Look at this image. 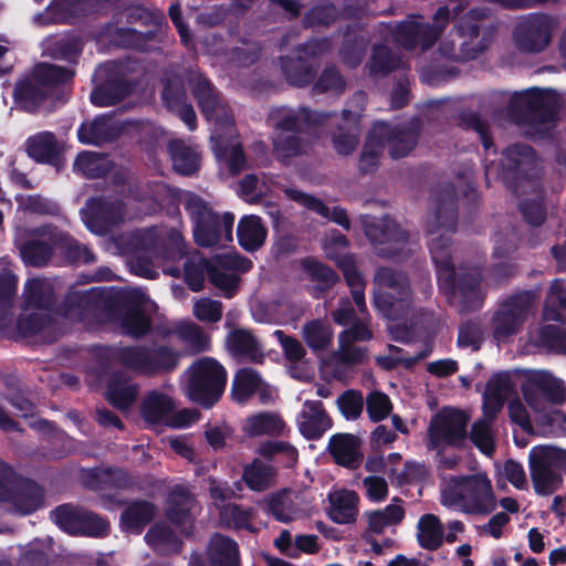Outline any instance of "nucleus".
<instances>
[{
    "instance_id": "obj_4",
    "label": "nucleus",
    "mask_w": 566,
    "mask_h": 566,
    "mask_svg": "<svg viewBox=\"0 0 566 566\" xmlns=\"http://www.w3.org/2000/svg\"><path fill=\"white\" fill-rule=\"evenodd\" d=\"M179 203L192 222L195 243L200 248H216L231 242L234 224L232 212L219 213L200 196L179 189Z\"/></svg>"
},
{
    "instance_id": "obj_2",
    "label": "nucleus",
    "mask_w": 566,
    "mask_h": 566,
    "mask_svg": "<svg viewBox=\"0 0 566 566\" xmlns=\"http://www.w3.org/2000/svg\"><path fill=\"white\" fill-rule=\"evenodd\" d=\"M433 213L427 222V232L443 233L429 242V251L437 270L440 290L454 293L455 268L451 255L452 234L458 228V192L452 184L437 187L432 193Z\"/></svg>"
},
{
    "instance_id": "obj_48",
    "label": "nucleus",
    "mask_w": 566,
    "mask_h": 566,
    "mask_svg": "<svg viewBox=\"0 0 566 566\" xmlns=\"http://www.w3.org/2000/svg\"><path fill=\"white\" fill-rule=\"evenodd\" d=\"M535 345L548 353L566 356V328L554 324L541 326Z\"/></svg>"
},
{
    "instance_id": "obj_6",
    "label": "nucleus",
    "mask_w": 566,
    "mask_h": 566,
    "mask_svg": "<svg viewBox=\"0 0 566 566\" xmlns=\"http://www.w3.org/2000/svg\"><path fill=\"white\" fill-rule=\"evenodd\" d=\"M442 499L444 505L465 514L488 515L496 509L491 480L484 473L452 476Z\"/></svg>"
},
{
    "instance_id": "obj_63",
    "label": "nucleus",
    "mask_w": 566,
    "mask_h": 566,
    "mask_svg": "<svg viewBox=\"0 0 566 566\" xmlns=\"http://www.w3.org/2000/svg\"><path fill=\"white\" fill-rule=\"evenodd\" d=\"M336 403L345 419L356 420L363 412L364 397L359 390L347 389L338 396Z\"/></svg>"
},
{
    "instance_id": "obj_12",
    "label": "nucleus",
    "mask_w": 566,
    "mask_h": 566,
    "mask_svg": "<svg viewBox=\"0 0 566 566\" xmlns=\"http://www.w3.org/2000/svg\"><path fill=\"white\" fill-rule=\"evenodd\" d=\"M528 464L535 492L542 496L551 495L563 483L566 450L553 446H536L530 451Z\"/></svg>"
},
{
    "instance_id": "obj_56",
    "label": "nucleus",
    "mask_w": 566,
    "mask_h": 566,
    "mask_svg": "<svg viewBox=\"0 0 566 566\" xmlns=\"http://www.w3.org/2000/svg\"><path fill=\"white\" fill-rule=\"evenodd\" d=\"M52 286L46 280H29L24 287V302L29 307L45 308L52 303Z\"/></svg>"
},
{
    "instance_id": "obj_46",
    "label": "nucleus",
    "mask_w": 566,
    "mask_h": 566,
    "mask_svg": "<svg viewBox=\"0 0 566 566\" xmlns=\"http://www.w3.org/2000/svg\"><path fill=\"white\" fill-rule=\"evenodd\" d=\"M259 454L269 461H279L284 468H293L298 461L297 449L286 441L269 440L260 444Z\"/></svg>"
},
{
    "instance_id": "obj_61",
    "label": "nucleus",
    "mask_w": 566,
    "mask_h": 566,
    "mask_svg": "<svg viewBox=\"0 0 566 566\" xmlns=\"http://www.w3.org/2000/svg\"><path fill=\"white\" fill-rule=\"evenodd\" d=\"M459 125L464 129L476 132L484 149L489 150L494 146L493 138L490 133V125L486 119L480 116L479 113L471 111L462 112L459 115Z\"/></svg>"
},
{
    "instance_id": "obj_57",
    "label": "nucleus",
    "mask_w": 566,
    "mask_h": 566,
    "mask_svg": "<svg viewBox=\"0 0 566 566\" xmlns=\"http://www.w3.org/2000/svg\"><path fill=\"white\" fill-rule=\"evenodd\" d=\"M312 84L313 92L318 94L333 93L340 95L346 88V80L335 65L326 66Z\"/></svg>"
},
{
    "instance_id": "obj_19",
    "label": "nucleus",
    "mask_w": 566,
    "mask_h": 566,
    "mask_svg": "<svg viewBox=\"0 0 566 566\" xmlns=\"http://www.w3.org/2000/svg\"><path fill=\"white\" fill-rule=\"evenodd\" d=\"M253 266L252 261L238 253L217 254L210 265L208 281L226 298L234 297L240 289L239 273H247Z\"/></svg>"
},
{
    "instance_id": "obj_9",
    "label": "nucleus",
    "mask_w": 566,
    "mask_h": 566,
    "mask_svg": "<svg viewBox=\"0 0 566 566\" xmlns=\"http://www.w3.org/2000/svg\"><path fill=\"white\" fill-rule=\"evenodd\" d=\"M378 290L374 294L375 307L388 319L402 317L411 301L408 275L390 266H380L375 273Z\"/></svg>"
},
{
    "instance_id": "obj_44",
    "label": "nucleus",
    "mask_w": 566,
    "mask_h": 566,
    "mask_svg": "<svg viewBox=\"0 0 566 566\" xmlns=\"http://www.w3.org/2000/svg\"><path fill=\"white\" fill-rule=\"evenodd\" d=\"M256 514L253 507H243L237 503H228L220 511L221 522L237 531H248L255 533L256 528L252 525V521Z\"/></svg>"
},
{
    "instance_id": "obj_23",
    "label": "nucleus",
    "mask_w": 566,
    "mask_h": 566,
    "mask_svg": "<svg viewBox=\"0 0 566 566\" xmlns=\"http://www.w3.org/2000/svg\"><path fill=\"white\" fill-rule=\"evenodd\" d=\"M526 403L538 411L544 402L562 405L566 401V386L564 381L548 371H536L528 379V387L522 389Z\"/></svg>"
},
{
    "instance_id": "obj_59",
    "label": "nucleus",
    "mask_w": 566,
    "mask_h": 566,
    "mask_svg": "<svg viewBox=\"0 0 566 566\" xmlns=\"http://www.w3.org/2000/svg\"><path fill=\"white\" fill-rule=\"evenodd\" d=\"M15 289V275L8 270H2L0 272V326H4L11 317Z\"/></svg>"
},
{
    "instance_id": "obj_10",
    "label": "nucleus",
    "mask_w": 566,
    "mask_h": 566,
    "mask_svg": "<svg viewBox=\"0 0 566 566\" xmlns=\"http://www.w3.org/2000/svg\"><path fill=\"white\" fill-rule=\"evenodd\" d=\"M506 111L509 118L520 126L548 124L557 115V94L552 88L537 87L515 93Z\"/></svg>"
},
{
    "instance_id": "obj_17",
    "label": "nucleus",
    "mask_w": 566,
    "mask_h": 566,
    "mask_svg": "<svg viewBox=\"0 0 566 566\" xmlns=\"http://www.w3.org/2000/svg\"><path fill=\"white\" fill-rule=\"evenodd\" d=\"M198 106L207 120L227 127L233 124L229 106L212 82L202 73L190 70L186 78Z\"/></svg>"
},
{
    "instance_id": "obj_16",
    "label": "nucleus",
    "mask_w": 566,
    "mask_h": 566,
    "mask_svg": "<svg viewBox=\"0 0 566 566\" xmlns=\"http://www.w3.org/2000/svg\"><path fill=\"white\" fill-rule=\"evenodd\" d=\"M42 490L31 480L13 475L10 467L0 461V501L11 502L20 514H30L42 503Z\"/></svg>"
},
{
    "instance_id": "obj_5",
    "label": "nucleus",
    "mask_w": 566,
    "mask_h": 566,
    "mask_svg": "<svg viewBox=\"0 0 566 566\" xmlns=\"http://www.w3.org/2000/svg\"><path fill=\"white\" fill-rule=\"evenodd\" d=\"M186 397L205 410L212 409L223 397L228 381L224 366L216 358L205 356L186 369Z\"/></svg>"
},
{
    "instance_id": "obj_60",
    "label": "nucleus",
    "mask_w": 566,
    "mask_h": 566,
    "mask_svg": "<svg viewBox=\"0 0 566 566\" xmlns=\"http://www.w3.org/2000/svg\"><path fill=\"white\" fill-rule=\"evenodd\" d=\"M484 340V332L480 319H467L459 326L457 345L460 348L479 350Z\"/></svg>"
},
{
    "instance_id": "obj_3",
    "label": "nucleus",
    "mask_w": 566,
    "mask_h": 566,
    "mask_svg": "<svg viewBox=\"0 0 566 566\" xmlns=\"http://www.w3.org/2000/svg\"><path fill=\"white\" fill-rule=\"evenodd\" d=\"M78 306L98 317L112 319L122 308L120 326L125 334L139 337L150 328V318L145 312L146 295L136 289L112 291L94 289L77 295Z\"/></svg>"
},
{
    "instance_id": "obj_50",
    "label": "nucleus",
    "mask_w": 566,
    "mask_h": 566,
    "mask_svg": "<svg viewBox=\"0 0 566 566\" xmlns=\"http://www.w3.org/2000/svg\"><path fill=\"white\" fill-rule=\"evenodd\" d=\"M19 250L22 260L32 266L45 265L52 256V247L43 241L29 240L27 242H20L25 234V229H19Z\"/></svg>"
},
{
    "instance_id": "obj_49",
    "label": "nucleus",
    "mask_w": 566,
    "mask_h": 566,
    "mask_svg": "<svg viewBox=\"0 0 566 566\" xmlns=\"http://www.w3.org/2000/svg\"><path fill=\"white\" fill-rule=\"evenodd\" d=\"M285 422L283 419L272 412H260L251 416L247 420V432L250 437L256 436H280L283 433Z\"/></svg>"
},
{
    "instance_id": "obj_53",
    "label": "nucleus",
    "mask_w": 566,
    "mask_h": 566,
    "mask_svg": "<svg viewBox=\"0 0 566 566\" xmlns=\"http://www.w3.org/2000/svg\"><path fill=\"white\" fill-rule=\"evenodd\" d=\"M384 148L382 142L373 134L371 128L359 156L358 168L360 174L368 175L378 169Z\"/></svg>"
},
{
    "instance_id": "obj_26",
    "label": "nucleus",
    "mask_w": 566,
    "mask_h": 566,
    "mask_svg": "<svg viewBox=\"0 0 566 566\" xmlns=\"http://www.w3.org/2000/svg\"><path fill=\"white\" fill-rule=\"evenodd\" d=\"M125 211L122 202L103 199L91 200L86 208V224L91 231L105 234L111 227L123 221Z\"/></svg>"
},
{
    "instance_id": "obj_45",
    "label": "nucleus",
    "mask_w": 566,
    "mask_h": 566,
    "mask_svg": "<svg viewBox=\"0 0 566 566\" xmlns=\"http://www.w3.org/2000/svg\"><path fill=\"white\" fill-rule=\"evenodd\" d=\"M301 133L275 132L273 137V150L281 161L303 155L306 151L307 143L300 136Z\"/></svg>"
},
{
    "instance_id": "obj_47",
    "label": "nucleus",
    "mask_w": 566,
    "mask_h": 566,
    "mask_svg": "<svg viewBox=\"0 0 566 566\" xmlns=\"http://www.w3.org/2000/svg\"><path fill=\"white\" fill-rule=\"evenodd\" d=\"M261 381L260 374L252 368L245 367L238 370L231 387L233 400L244 402L250 399L259 389Z\"/></svg>"
},
{
    "instance_id": "obj_14",
    "label": "nucleus",
    "mask_w": 566,
    "mask_h": 566,
    "mask_svg": "<svg viewBox=\"0 0 566 566\" xmlns=\"http://www.w3.org/2000/svg\"><path fill=\"white\" fill-rule=\"evenodd\" d=\"M469 416L461 409H449L438 412L428 428L429 450L451 447L463 450L468 446Z\"/></svg>"
},
{
    "instance_id": "obj_30",
    "label": "nucleus",
    "mask_w": 566,
    "mask_h": 566,
    "mask_svg": "<svg viewBox=\"0 0 566 566\" xmlns=\"http://www.w3.org/2000/svg\"><path fill=\"white\" fill-rule=\"evenodd\" d=\"M280 66L286 83L294 87H307L317 76L319 62L305 59L302 55L280 56Z\"/></svg>"
},
{
    "instance_id": "obj_28",
    "label": "nucleus",
    "mask_w": 566,
    "mask_h": 566,
    "mask_svg": "<svg viewBox=\"0 0 566 566\" xmlns=\"http://www.w3.org/2000/svg\"><path fill=\"white\" fill-rule=\"evenodd\" d=\"M360 117L359 112L343 111L342 120L332 134L333 147L338 155L348 156L357 148L361 132Z\"/></svg>"
},
{
    "instance_id": "obj_7",
    "label": "nucleus",
    "mask_w": 566,
    "mask_h": 566,
    "mask_svg": "<svg viewBox=\"0 0 566 566\" xmlns=\"http://www.w3.org/2000/svg\"><path fill=\"white\" fill-rule=\"evenodd\" d=\"M489 18V10L485 8L470 9L453 25L451 34L457 35L461 42L459 43L458 53L454 44L448 49V43L441 44L444 54L452 59L462 61H471L484 52L493 42L496 29L492 24L486 25L485 20Z\"/></svg>"
},
{
    "instance_id": "obj_33",
    "label": "nucleus",
    "mask_w": 566,
    "mask_h": 566,
    "mask_svg": "<svg viewBox=\"0 0 566 566\" xmlns=\"http://www.w3.org/2000/svg\"><path fill=\"white\" fill-rule=\"evenodd\" d=\"M228 350L235 358H244L253 364H263L264 353L259 339L245 328L231 331L226 338Z\"/></svg>"
},
{
    "instance_id": "obj_34",
    "label": "nucleus",
    "mask_w": 566,
    "mask_h": 566,
    "mask_svg": "<svg viewBox=\"0 0 566 566\" xmlns=\"http://www.w3.org/2000/svg\"><path fill=\"white\" fill-rule=\"evenodd\" d=\"M209 566H241L240 548L231 537L214 533L207 547Z\"/></svg>"
},
{
    "instance_id": "obj_29",
    "label": "nucleus",
    "mask_w": 566,
    "mask_h": 566,
    "mask_svg": "<svg viewBox=\"0 0 566 566\" xmlns=\"http://www.w3.org/2000/svg\"><path fill=\"white\" fill-rule=\"evenodd\" d=\"M172 397L159 391L149 392L143 400L140 412L144 420L153 426L175 427L177 417L174 412Z\"/></svg>"
},
{
    "instance_id": "obj_51",
    "label": "nucleus",
    "mask_w": 566,
    "mask_h": 566,
    "mask_svg": "<svg viewBox=\"0 0 566 566\" xmlns=\"http://www.w3.org/2000/svg\"><path fill=\"white\" fill-rule=\"evenodd\" d=\"M74 167L88 178H99L111 170L112 161L105 154L83 151L77 155Z\"/></svg>"
},
{
    "instance_id": "obj_21",
    "label": "nucleus",
    "mask_w": 566,
    "mask_h": 566,
    "mask_svg": "<svg viewBox=\"0 0 566 566\" xmlns=\"http://www.w3.org/2000/svg\"><path fill=\"white\" fill-rule=\"evenodd\" d=\"M112 358L115 363L143 374L170 369L175 365V355L172 350L166 347L153 349L144 347L114 348Z\"/></svg>"
},
{
    "instance_id": "obj_8",
    "label": "nucleus",
    "mask_w": 566,
    "mask_h": 566,
    "mask_svg": "<svg viewBox=\"0 0 566 566\" xmlns=\"http://www.w3.org/2000/svg\"><path fill=\"white\" fill-rule=\"evenodd\" d=\"M537 300L538 293L535 290H522L497 302L490 319L493 339L505 343L520 334L535 315Z\"/></svg>"
},
{
    "instance_id": "obj_25",
    "label": "nucleus",
    "mask_w": 566,
    "mask_h": 566,
    "mask_svg": "<svg viewBox=\"0 0 566 566\" xmlns=\"http://www.w3.org/2000/svg\"><path fill=\"white\" fill-rule=\"evenodd\" d=\"M179 260L186 258L182 265L184 281L192 292H200L205 287L206 276L209 277L212 260H208L199 251L189 252V245L179 233Z\"/></svg>"
},
{
    "instance_id": "obj_15",
    "label": "nucleus",
    "mask_w": 566,
    "mask_h": 566,
    "mask_svg": "<svg viewBox=\"0 0 566 566\" xmlns=\"http://www.w3.org/2000/svg\"><path fill=\"white\" fill-rule=\"evenodd\" d=\"M124 239L127 240L126 250L149 254L155 265L161 268L164 273L172 276L177 275L175 248L171 239L169 240V244H167L165 235L156 229L136 232L127 237L119 234L115 239V243L122 252Z\"/></svg>"
},
{
    "instance_id": "obj_32",
    "label": "nucleus",
    "mask_w": 566,
    "mask_h": 566,
    "mask_svg": "<svg viewBox=\"0 0 566 566\" xmlns=\"http://www.w3.org/2000/svg\"><path fill=\"white\" fill-rule=\"evenodd\" d=\"M360 444V439L353 433H335L329 438L327 450L338 465L356 469L363 460Z\"/></svg>"
},
{
    "instance_id": "obj_42",
    "label": "nucleus",
    "mask_w": 566,
    "mask_h": 566,
    "mask_svg": "<svg viewBox=\"0 0 566 566\" xmlns=\"http://www.w3.org/2000/svg\"><path fill=\"white\" fill-rule=\"evenodd\" d=\"M178 335L179 340L187 345L191 355H198L211 349V337L200 325L193 322L179 321Z\"/></svg>"
},
{
    "instance_id": "obj_41",
    "label": "nucleus",
    "mask_w": 566,
    "mask_h": 566,
    "mask_svg": "<svg viewBox=\"0 0 566 566\" xmlns=\"http://www.w3.org/2000/svg\"><path fill=\"white\" fill-rule=\"evenodd\" d=\"M417 541L421 548L437 551L443 544V525L440 518L431 513L422 515L418 521Z\"/></svg>"
},
{
    "instance_id": "obj_20",
    "label": "nucleus",
    "mask_w": 566,
    "mask_h": 566,
    "mask_svg": "<svg viewBox=\"0 0 566 566\" xmlns=\"http://www.w3.org/2000/svg\"><path fill=\"white\" fill-rule=\"evenodd\" d=\"M333 115L308 106H279L270 111L268 122L274 132L303 133L324 126Z\"/></svg>"
},
{
    "instance_id": "obj_52",
    "label": "nucleus",
    "mask_w": 566,
    "mask_h": 566,
    "mask_svg": "<svg viewBox=\"0 0 566 566\" xmlns=\"http://www.w3.org/2000/svg\"><path fill=\"white\" fill-rule=\"evenodd\" d=\"M61 147L54 135L49 132L40 133L28 142V153L39 161H51L60 154Z\"/></svg>"
},
{
    "instance_id": "obj_24",
    "label": "nucleus",
    "mask_w": 566,
    "mask_h": 566,
    "mask_svg": "<svg viewBox=\"0 0 566 566\" xmlns=\"http://www.w3.org/2000/svg\"><path fill=\"white\" fill-rule=\"evenodd\" d=\"M482 281L483 275L479 268H460V272H455L454 291L459 292L462 311L473 312L483 306L486 294L482 290Z\"/></svg>"
},
{
    "instance_id": "obj_62",
    "label": "nucleus",
    "mask_w": 566,
    "mask_h": 566,
    "mask_svg": "<svg viewBox=\"0 0 566 566\" xmlns=\"http://www.w3.org/2000/svg\"><path fill=\"white\" fill-rule=\"evenodd\" d=\"M558 310L566 311V287L563 282L555 280L546 298L544 316L548 321H560Z\"/></svg>"
},
{
    "instance_id": "obj_39",
    "label": "nucleus",
    "mask_w": 566,
    "mask_h": 566,
    "mask_svg": "<svg viewBox=\"0 0 566 566\" xmlns=\"http://www.w3.org/2000/svg\"><path fill=\"white\" fill-rule=\"evenodd\" d=\"M400 65V56L394 53L390 48L386 44H376L373 46L366 69L371 77H385L397 71Z\"/></svg>"
},
{
    "instance_id": "obj_31",
    "label": "nucleus",
    "mask_w": 566,
    "mask_h": 566,
    "mask_svg": "<svg viewBox=\"0 0 566 566\" xmlns=\"http://www.w3.org/2000/svg\"><path fill=\"white\" fill-rule=\"evenodd\" d=\"M165 515L167 520L155 523L145 535L146 543L159 553L174 551L177 542V509L171 500Z\"/></svg>"
},
{
    "instance_id": "obj_1",
    "label": "nucleus",
    "mask_w": 566,
    "mask_h": 566,
    "mask_svg": "<svg viewBox=\"0 0 566 566\" xmlns=\"http://www.w3.org/2000/svg\"><path fill=\"white\" fill-rule=\"evenodd\" d=\"M499 177L516 197L527 189L532 190L534 197L521 200L518 209L528 224L542 226L546 220L545 192L539 180V159L535 149L522 143L509 145L502 151Z\"/></svg>"
},
{
    "instance_id": "obj_13",
    "label": "nucleus",
    "mask_w": 566,
    "mask_h": 566,
    "mask_svg": "<svg viewBox=\"0 0 566 566\" xmlns=\"http://www.w3.org/2000/svg\"><path fill=\"white\" fill-rule=\"evenodd\" d=\"M557 28L555 17L544 12L528 13L513 29L514 44L522 53H542L551 44Z\"/></svg>"
},
{
    "instance_id": "obj_40",
    "label": "nucleus",
    "mask_w": 566,
    "mask_h": 566,
    "mask_svg": "<svg viewBox=\"0 0 566 566\" xmlns=\"http://www.w3.org/2000/svg\"><path fill=\"white\" fill-rule=\"evenodd\" d=\"M328 515L337 524H349L356 521L358 514V495L355 491L343 490L331 495Z\"/></svg>"
},
{
    "instance_id": "obj_43",
    "label": "nucleus",
    "mask_w": 566,
    "mask_h": 566,
    "mask_svg": "<svg viewBox=\"0 0 566 566\" xmlns=\"http://www.w3.org/2000/svg\"><path fill=\"white\" fill-rule=\"evenodd\" d=\"M138 388L114 375L107 386L106 399L119 410H128L136 401Z\"/></svg>"
},
{
    "instance_id": "obj_64",
    "label": "nucleus",
    "mask_w": 566,
    "mask_h": 566,
    "mask_svg": "<svg viewBox=\"0 0 566 566\" xmlns=\"http://www.w3.org/2000/svg\"><path fill=\"white\" fill-rule=\"evenodd\" d=\"M337 14L334 4H316L305 12L302 23L305 29L328 27L335 22Z\"/></svg>"
},
{
    "instance_id": "obj_18",
    "label": "nucleus",
    "mask_w": 566,
    "mask_h": 566,
    "mask_svg": "<svg viewBox=\"0 0 566 566\" xmlns=\"http://www.w3.org/2000/svg\"><path fill=\"white\" fill-rule=\"evenodd\" d=\"M421 130L422 122L417 116L401 124L376 122L373 125V134L382 142L384 147L389 146L388 153L392 159L407 157L416 148Z\"/></svg>"
},
{
    "instance_id": "obj_37",
    "label": "nucleus",
    "mask_w": 566,
    "mask_h": 566,
    "mask_svg": "<svg viewBox=\"0 0 566 566\" xmlns=\"http://www.w3.org/2000/svg\"><path fill=\"white\" fill-rule=\"evenodd\" d=\"M300 265L308 280L316 283L315 290L321 293L331 291L339 282L337 272L315 258L305 256L301 259Z\"/></svg>"
},
{
    "instance_id": "obj_22",
    "label": "nucleus",
    "mask_w": 566,
    "mask_h": 566,
    "mask_svg": "<svg viewBox=\"0 0 566 566\" xmlns=\"http://www.w3.org/2000/svg\"><path fill=\"white\" fill-rule=\"evenodd\" d=\"M73 75V71L61 66L39 64L30 78L17 84L14 96L20 101L36 102L42 99L53 86L71 81Z\"/></svg>"
},
{
    "instance_id": "obj_27",
    "label": "nucleus",
    "mask_w": 566,
    "mask_h": 566,
    "mask_svg": "<svg viewBox=\"0 0 566 566\" xmlns=\"http://www.w3.org/2000/svg\"><path fill=\"white\" fill-rule=\"evenodd\" d=\"M297 427L306 440H318L333 427V420L321 400H306L297 416Z\"/></svg>"
},
{
    "instance_id": "obj_38",
    "label": "nucleus",
    "mask_w": 566,
    "mask_h": 566,
    "mask_svg": "<svg viewBox=\"0 0 566 566\" xmlns=\"http://www.w3.org/2000/svg\"><path fill=\"white\" fill-rule=\"evenodd\" d=\"M156 513L157 507L148 501L132 502L122 512L120 526L126 532L140 533Z\"/></svg>"
},
{
    "instance_id": "obj_55",
    "label": "nucleus",
    "mask_w": 566,
    "mask_h": 566,
    "mask_svg": "<svg viewBox=\"0 0 566 566\" xmlns=\"http://www.w3.org/2000/svg\"><path fill=\"white\" fill-rule=\"evenodd\" d=\"M303 337L312 350L319 352L326 349L332 343L333 332L322 321L313 319L303 326Z\"/></svg>"
},
{
    "instance_id": "obj_35",
    "label": "nucleus",
    "mask_w": 566,
    "mask_h": 566,
    "mask_svg": "<svg viewBox=\"0 0 566 566\" xmlns=\"http://www.w3.org/2000/svg\"><path fill=\"white\" fill-rule=\"evenodd\" d=\"M268 229L261 217L255 214L244 216L237 227V238L240 247L247 252L258 251L265 242Z\"/></svg>"
},
{
    "instance_id": "obj_54",
    "label": "nucleus",
    "mask_w": 566,
    "mask_h": 566,
    "mask_svg": "<svg viewBox=\"0 0 566 566\" xmlns=\"http://www.w3.org/2000/svg\"><path fill=\"white\" fill-rule=\"evenodd\" d=\"M272 475V469L269 465L254 459L243 468L242 480L250 490L262 492L270 486Z\"/></svg>"
},
{
    "instance_id": "obj_58",
    "label": "nucleus",
    "mask_w": 566,
    "mask_h": 566,
    "mask_svg": "<svg viewBox=\"0 0 566 566\" xmlns=\"http://www.w3.org/2000/svg\"><path fill=\"white\" fill-rule=\"evenodd\" d=\"M469 440L485 455L491 457L495 451L491 422L486 420L478 419L473 422L470 432H468Z\"/></svg>"
},
{
    "instance_id": "obj_11",
    "label": "nucleus",
    "mask_w": 566,
    "mask_h": 566,
    "mask_svg": "<svg viewBox=\"0 0 566 566\" xmlns=\"http://www.w3.org/2000/svg\"><path fill=\"white\" fill-rule=\"evenodd\" d=\"M363 229L374 253L382 259L406 260L409 231L388 214L381 218L366 217Z\"/></svg>"
},
{
    "instance_id": "obj_36",
    "label": "nucleus",
    "mask_w": 566,
    "mask_h": 566,
    "mask_svg": "<svg viewBox=\"0 0 566 566\" xmlns=\"http://www.w3.org/2000/svg\"><path fill=\"white\" fill-rule=\"evenodd\" d=\"M120 133V128L109 116L96 117L93 122L82 124L77 135L82 143L101 145L115 139Z\"/></svg>"
}]
</instances>
